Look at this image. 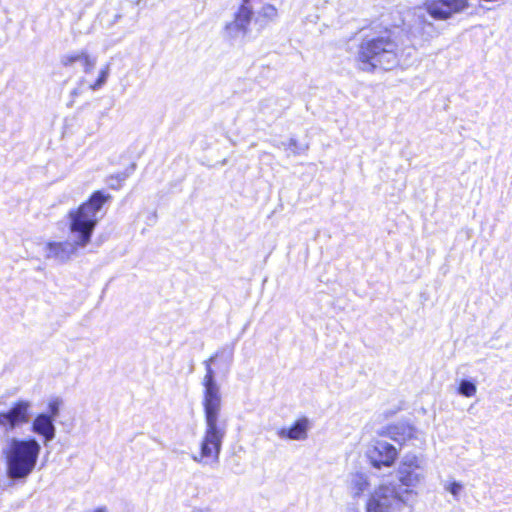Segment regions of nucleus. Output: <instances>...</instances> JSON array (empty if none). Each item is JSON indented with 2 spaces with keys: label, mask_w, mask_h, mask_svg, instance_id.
Wrapping results in <instances>:
<instances>
[{
  "label": "nucleus",
  "mask_w": 512,
  "mask_h": 512,
  "mask_svg": "<svg viewBox=\"0 0 512 512\" xmlns=\"http://www.w3.org/2000/svg\"><path fill=\"white\" fill-rule=\"evenodd\" d=\"M278 18V10L272 4H264L258 12L255 19V24L260 26V29L265 28L270 22L276 21Z\"/></svg>",
  "instance_id": "16"
},
{
  "label": "nucleus",
  "mask_w": 512,
  "mask_h": 512,
  "mask_svg": "<svg viewBox=\"0 0 512 512\" xmlns=\"http://www.w3.org/2000/svg\"><path fill=\"white\" fill-rule=\"evenodd\" d=\"M111 200L110 194L96 190L79 206L69 210L67 214L69 231L77 236V246L84 247L90 243L99 221L97 215Z\"/></svg>",
  "instance_id": "3"
},
{
  "label": "nucleus",
  "mask_w": 512,
  "mask_h": 512,
  "mask_svg": "<svg viewBox=\"0 0 512 512\" xmlns=\"http://www.w3.org/2000/svg\"><path fill=\"white\" fill-rule=\"evenodd\" d=\"M46 251L49 258H63L66 254V245L64 242H48Z\"/></svg>",
  "instance_id": "17"
},
{
  "label": "nucleus",
  "mask_w": 512,
  "mask_h": 512,
  "mask_svg": "<svg viewBox=\"0 0 512 512\" xmlns=\"http://www.w3.org/2000/svg\"><path fill=\"white\" fill-rule=\"evenodd\" d=\"M457 392L463 397H473L477 392V386L474 381L463 379L459 383Z\"/></svg>",
  "instance_id": "19"
},
{
  "label": "nucleus",
  "mask_w": 512,
  "mask_h": 512,
  "mask_svg": "<svg viewBox=\"0 0 512 512\" xmlns=\"http://www.w3.org/2000/svg\"><path fill=\"white\" fill-rule=\"evenodd\" d=\"M34 439H12L4 452L6 475L10 479H24L34 470L40 453Z\"/></svg>",
  "instance_id": "5"
},
{
  "label": "nucleus",
  "mask_w": 512,
  "mask_h": 512,
  "mask_svg": "<svg viewBox=\"0 0 512 512\" xmlns=\"http://www.w3.org/2000/svg\"><path fill=\"white\" fill-rule=\"evenodd\" d=\"M416 433L417 431L412 425L405 422H399L388 426L383 435H386L393 441L402 445L406 441L415 438Z\"/></svg>",
  "instance_id": "12"
},
{
  "label": "nucleus",
  "mask_w": 512,
  "mask_h": 512,
  "mask_svg": "<svg viewBox=\"0 0 512 512\" xmlns=\"http://www.w3.org/2000/svg\"><path fill=\"white\" fill-rule=\"evenodd\" d=\"M32 431L49 441L55 436L53 419L46 414H39L32 423Z\"/></svg>",
  "instance_id": "15"
},
{
  "label": "nucleus",
  "mask_w": 512,
  "mask_h": 512,
  "mask_svg": "<svg viewBox=\"0 0 512 512\" xmlns=\"http://www.w3.org/2000/svg\"><path fill=\"white\" fill-rule=\"evenodd\" d=\"M397 477L406 489L416 487L425 477L420 459L414 454H406L398 467Z\"/></svg>",
  "instance_id": "8"
},
{
  "label": "nucleus",
  "mask_w": 512,
  "mask_h": 512,
  "mask_svg": "<svg viewBox=\"0 0 512 512\" xmlns=\"http://www.w3.org/2000/svg\"><path fill=\"white\" fill-rule=\"evenodd\" d=\"M309 429V420L306 417L298 419L291 427H283L277 431L282 439L305 440Z\"/></svg>",
  "instance_id": "13"
},
{
  "label": "nucleus",
  "mask_w": 512,
  "mask_h": 512,
  "mask_svg": "<svg viewBox=\"0 0 512 512\" xmlns=\"http://www.w3.org/2000/svg\"><path fill=\"white\" fill-rule=\"evenodd\" d=\"M399 60L400 48L390 30L364 35L354 53L355 67L367 73L392 70L399 65Z\"/></svg>",
  "instance_id": "2"
},
{
  "label": "nucleus",
  "mask_w": 512,
  "mask_h": 512,
  "mask_svg": "<svg viewBox=\"0 0 512 512\" xmlns=\"http://www.w3.org/2000/svg\"><path fill=\"white\" fill-rule=\"evenodd\" d=\"M60 401L57 399L51 400L48 404L49 415L52 419L59 413Z\"/></svg>",
  "instance_id": "22"
},
{
  "label": "nucleus",
  "mask_w": 512,
  "mask_h": 512,
  "mask_svg": "<svg viewBox=\"0 0 512 512\" xmlns=\"http://www.w3.org/2000/svg\"><path fill=\"white\" fill-rule=\"evenodd\" d=\"M274 146L277 148L291 149L294 155H300L302 153H305L308 149L307 145H298V142L295 138H290L287 143H275Z\"/></svg>",
  "instance_id": "18"
},
{
  "label": "nucleus",
  "mask_w": 512,
  "mask_h": 512,
  "mask_svg": "<svg viewBox=\"0 0 512 512\" xmlns=\"http://www.w3.org/2000/svg\"><path fill=\"white\" fill-rule=\"evenodd\" d=\"M254 15L250 0H242L241 5L234 13L232 21L225 25L224 32L229 39H238L245 37L249 32Z\"/></svg>",
  "instance_id": "7"
},
{
  "label": "nucleus",
  "mask_w": 512,
  "mask_h": 512,
  "mask_svg": "<svg viewBox=\"0 0 512 512\" xmlns=\"http://www.w3.org/2000/svg\"><path fill=\"white\" fill-rule=\"evenodd\" d=\"M30 408L29 401H16L7 412L0 413V424L7 430H13L27 424L30 418Z\"/></svg>",
  "instance_id": "10"
},
{
  "label": "nucleus",
  "mask_w": 512,
  "mask_h": 512,
  "mask_svg": "<svg viewBox=\"0 0 512 512\" xmlns=\"http://www.w3.org/2000/svg\"><path fill=\"white\" fill-rule=\"evenodd\" d=\"M135 167V164L130 165V170Z\"/></svg>",
  "instance_id": "23"
},
{
  "label": "nucleus",
  "mask_w": 512,
  "mask_h": 512,
  "mask_svg": "<svg viewBox=\"0 0 512 512\" xmlns=\"http://www.w3.org/2000/svg\"><path fill=\"white\" fill-rule=\"evenodd\" d=\"M416 493L412 489L397 490L392 485H381L370 495L366 512H400L412 508Z\"/></svg>",
  "instance_id": "6"
},
{
  "label": "nucleus",
  "mask_w": 512,
  "mask_h": 512,
  "mask_svg": "<svg viewBox=\"0 0 512 512\" xmlns=\"http://www.w3.org/2000/svg\"><path fill=\"white\" fill-rule=\"evenodd\" d=\"M233 353V347H224L203 362L205 375L201 384L203 386L202 407L205 429L200 442V453L191 455L192 460L196 463H207L209 459L214 463L219 462L228 422L221 416L223 404L221 387L216 381V373L212 364L219 359L228 371L233 361Z\"/></svg>",
  "instance_id": "1"
},
{
  "label": "nucleus",
  "mask_w": 512,
  "mask_h": 512,
  "mask_svg": "<svg viewBox=\"0 0 512 512\" xmlns=\"http://www.w3.org/2000/svg\"><path fill=\"white\" fill-rule=\"evenodd\" d=\"M398 451L390 443L376 440L368 449L367 457L374 468L391 467L397 459Z\"/></svg>",
  "instance_id": "9"
},
{
  "label": "nucleus",
  "mask_w": 512,
  "mask_h": 512,
  "mask_svg": "<svg viewBox=\"0 0 512 512\" xmlns=\"http://www.w3.org/2000/svg\"><path fill=\"white\" fill-rule=\"evenodd\" d=\"M469 6V0H424L423 9L425 13L419 12L416 14L412 34H418L424 40L434 38L440 34V31L428 19V16L437 21H447L466 11Z\"/></svg>",
  "instance_id": "4"
},
{
  "label": "nucleus",
  "mask_w": 512,
  "mask_h": 512,
  "mask_svg": "<svg viewBox=\"0 0 512 512\" xmlns=\"http://www.w3.org/2000/svg\"><path fill=\"white\" fill-rule=\"evenodd\" d=\"M444 489L448 491L455 500H458L463 490V484L458 481L447 482L444 484Z\"/></svg>",
  "instance_id": "20"
},
{
  "label": "nucleus",
  "mask_w": 512,
  "mask_h": 512,
  "mask_svg": "<svg viewBox=\"0 0 512 512\" xmlns=\"http://www.w3.org/2000/svg\"><path fill=\"white\" fill-rule=\"evenodd\" d=\"M76 63L82 66L85 73H91L95 68L96 58L88 51L81 50L63 55L60 59V64L65 68L73 67Z\"/></svg>",
  "instance_id": "11"
},
{
  "label": "nucleus",
  "mask_w": 512,
  "mask_h": 512,
  "mask_svg": "<svg viewBox=\"0 0 512 512\" xmlns=\"http://www.w3.org/2000/svg\"><path fill=\"white\" fill-rule=\"evenodd\" d=\"M346 483L348 492L353 498H359L370 487L369 476L363 472L349 474Z\"/></svg>",
  "instance_id": "14"
},
{
  "label": "nucleus",
  "mask_w": 512,
  "mask_h": 512,
  "mask_svg": "<svg viewBox=\"0 0 512 512\" xmlns=\"http://www.w3.org/2000/svg\"><path fill=\"white\" fill-rule=\"evenodd\" d=\"M108 74H109V68H108V66H106L99 72L96 81L94 83L90 84V86H89L90 89L97 90L100 87H102L108 78Z\"/></svg>",
  "instance_id": "21"
}]
</instances>
